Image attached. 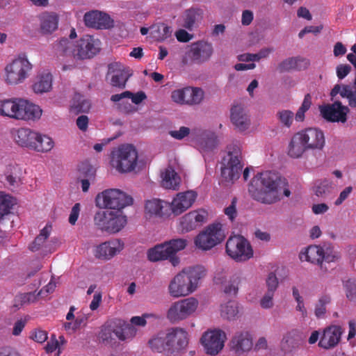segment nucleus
<instances>
[{
  "label": "nucleus",
  "instance_id": "72a5a7b5",
  "mask_svg": "<svg viewBox=\"0 0 356 356\" xmlns=\"http://www.w3.org/2000/svg\"><path fill=\"white\" fill-rule=\"evenodd\" d=\"M52 86V76L50 73H42L37 76L32 88L34 92L42 94L49 92Z\"/></svg>",
  "mask_w": 356,
  "mask_h": 356
},
{
  "label": "nucleus",
  "instance_id": "f704fd0d",
  "mask_svg": "<svg viewBox=\"0 0 356 356\" xmlns=\"http://www.w3.org/2000/svg\"><path fill=\"white\" fill-rule=\"evenodd\" d=\"M58 17L54 13H43L40 17V29L42 33H51L57 29Z\"/></svg>",
  "mask_w": 356,
  "mask_h": 356
},
{
  "label": "nucleus",
  "instance_id": "a878e982",
  "mask_svg": "<svg viewBox=\"0 0 356 356\" xmlns=\"http://www.w3.org/2000/svg\"><path fill=\"white\" fill-rule=\"evenodd\" d=\"M196 198L197 193L195 191H188L179 193L170 204V209L175 215H179L190 208Z\"/></svg>",
  "mask_w": 356,
  "mask_h": 356
},
{
  "label": "nucleus",
  "instance_id": "39448f33",
  "mask_svg": "<svg viewBox=\"0 0 356 356\" xmlns=\"http://www.w3.org/2000/svg\"><path fill=\"white\" fill-rule=\"evenodd\" d=\"M134 328L130 325H125L118 319L106 321L100 328L97 339L99 342L105 346H111L116 342V339L126 340L129 334H135Z\"/></svg>",
  "mask_w": 356,
  "mask_h": 356
},
{
  "label": "nucleus",
  "instance_id": "de8ad7c7",
  "mask_svg": "<svg viewBox=\"0 0 356 356\" xmlns=\"http://www.w3.org/2000/svg\"><path fill=\"white\" fill-rule=\"evenodd\" d=\"M238 312L237 302L233 300L221 305V316L227 320L234 319Z\"/></svg>",
  "mask_w": 356,
  "mask_h": 356
},
{
  "label": "nucleus",
  "instance_id": "aec40b11",
  "mask_svg": "<svg viewBox=\"0 0 356 356\" xmlns=\"http://www.w3.org/2000/svg\"><path fill=\"white\" fill-rule=\"evenodd\" d=\"M83 19L86 26L96 29H109L113 26V20L111 17L97 10L86 13Z\"/></svg>",
  "mask_w": 356,
  "mask_h": 356
},
{
  "label": "nucleus",
  "instance_id": "ea45409f",
  "mask_svg": "<svg viewBox=\"0 0 356 356\" xmlns=\"http://www.w3.org/2000/svg\"><path fill=\"white\" fill-rule=\"evenodd\" d=\"M185 89L186 104L196 105L204 98V91L200 88L186 87Z\"/></svg>",
  "mask_w": 356,
  "mask_h": 356
},
{
  "label": "nucleus",
  "instance_id": "f257e3e1",
  "mask_svg": "<svg viewBox=\"0 0 356 356\" xmlns=\"http://www.w3.org/2000/svg\"><path fill=\"white\" fill-rule=\"evenodd\" d=\"M248 191L254 200L265 204L280 201L282 195L286 197L291 195L286 179L273 171L257 173L252 179Z\"/></svg>",
  "mask_w": 356,
  "mask_h": 356
},
{
  "label": "nucleus",
  "instance_id": "20e7f679",
  "mask_svg": "<svg viewBox=\"0 0 356 356\" xmlns=\"http://www.w3.org/2000/svg\"><path fill=\"white\" fill-rule=\"evenodd\" d=\"M12 137L18 146L37 152H48L54 145L51 138L27 127L14 129Z\"/></svg>",
  "mask_w": 356,
  "mask_h": 356
},
{
  "label": "nucleus",
  "instance_id": "ddd939ff",
  "mask_svg": "<svg viewBox=\"0 0 356 356\" xmlns=\"http://www.w3.org/2000/svg\"><path fill=\"white\" fill-rule=\"evenodd\" d=\"M225 238V234L220 223L208 225L195 238V244L202 250H209L220 243Z\"/></svg>",
  "mask_w": 356,
  "mask_h": 356
},
{
  "label": "nucleus",
  "instance_id": "0e129e2a",
  "mask_svg": "<svg viewBox=\"0 0 356 356\" xmlns=\"http://www.w3.org/2000/svg\"><path fill=\"white\" fill-rule=\"evenodd\" d=\"M353 191L352 186L346 187L339 194V197L335 200L334 204L336 206L341 205L350 195Z\"/></svg>",
  "mask_w": 356,
  "mask_h": 356
},
{
  "label": "nucleus",
  "instance_id": "e433bc0d",
  "mask_svg": "<svg viewBox=\"0 0 356 356\" xmlns=\"http://www.w3.org/2000/svg\"><path fill=\"white\" fill-rule=\"evenodd\" d=\"M165 342H167V332H160L149 341V345L152 350L168 355V346Z\"/></svg>",
  "mask_w": 356,
  "mask_h": 356
},
{
  "label": "nucleus",
  "instance_id": "603ef678",
  "mask_svg": "<svg viewBox=\"0 0 356 356\" xmlns=\"http://www.w3.org/2000/svg\"><path fill=\"white\" fill-rule=\"evenodd\" d=\"M241 279L237 275L232 276L230 280L225 284L223 291L225 293L229 296H236L238 290V284Z\"/></svg>",
  "mask_w": 356,
  "mask_h": 356
},
{
  "label": "nucleus",
  "instance_id": "58836bf2",
  "mask_svg": "<svg viewBox=\"0 0 356 356\" xmlns=\"http://www.w3.org/2000/svg\"><path fill=\"white\" fill-rule=\"evenodd\" d=\"M124 98H131L133 103L135 104H139L147 98V96L143 91L134 94L131 92L127 90L120 94L113 95L111 97V100L113 102H120Z\"/></svg>",
  "mask_w": 356,
  "mask_h": 356
},
{
  "label": "nucleus",
  "instance_id": "680f3d73",
  "mask_svg": "<svg viewBox=\"0 0 356 356\" xmlns=\"http://www.w3.org/2000/svg\"><path fill=\"white\" fill-rule=\"evenodd\" d=\"M156 31L158 32L157 38L160 40H164L171 34L170 28L165 24L158 25Z\"/></svg>",
  "mask_w": 356,
  "mask_h": 356
},
{
  "label": "nucleus",
  "instance_id": "864d4df0",
  "mask_svg": "<svg viewBox=\"0 0 356 356\" xmlns=\"http://www.w3.org/2000/svg\"><path fill=\"white\" fill-rule=\"evenodd\" d=\"M321 250H323L322 257H323V261L330 263L338 258L337 252L334 250V248L330 243H323L321 245Z\"/></svg>",
  "mask_w": 356,
  "mask_h": 356
},
{
  "label": "nucleus",
  "instance_id": "6e6552de",
  "mask_svg": "<svg viewBox=\"0 0 356 356\" xmlns=\"http://www.w3.org/2000/svg\"><path fill=\"white\" fill-rule=\"evenodd\" d=\"M127 216L122 211H99L94 216V223L103 232L115 234L127 224Z\"/></svg>",
  "mask_w": 356,
  "mask_h": 356
},
{
  "label": "nucleus",
  "instance_id": "2eb2a0df",
  "mask_svg": "<svg viewBox=\"0 0 356 356\" xmlns=\"http://www.w3.org/2000/svg\"><path fill=\"white\" fill-rule=\"evenodd\" d=\"M99 40L92 35H85L76 43L74 49L73 58L83 60L92 58L100 49Z\"/></svg>",
  "mask_w": 356,
  "mask_h": 356
},
{
  "label": "nucleus",
  "instance_id": "1a4fd4ad",
  "mask_svg": "<svg viewBox=\"0 0 356 356\" xmlns=\"http://www.w3.org/2000/svg\"><path fill=\"white\" fill-rule=\"evenodd\" d=\"M243 167L240 147L234 145L222 159L221 175L226 181L233 182L240 177Z\"/></svg>",
  "mask_w": 356,
  "mask_h": 356
},
{
  "label": "nucleus",
  "instance_id": "5fc2aeb1",
  "mask_svg": "<svg viewBox=\"0 0 356 356\" xmlns=\"http://www.w3.org/2000/svg\"><path fill=\"white\" fill-rule=\"evenodd\" d=\"M346 296L350 301H356V280L349 279L344 283Z\"/></svg>",
  "mask_w": 356,
  "mask_h": 356
},
{
  "label": "nucleus",
  "instance_id": "cd10ccee",
  "mask_svg": "<svg viewBox=\"0 0 356 356\" xmlns=\"http://www.w3.org/2000/svg\"><path fill=\"white\" fill-rule=\"evenodd\" d=\"M343 329L339 325H331L326 327L320 338L318 346L324 349L335 347L340 341Z\"/></svg>",
  "mask_w": 356,
  "mask_h": 356
},
{
  "label": "nucleus",
  "instance_id": "0eeeda50",
  "mask_svg": "<svg viewBox=\"0 0 356 356\" xmlns=\"http://www.w3.org/2000/svg\"><path fill=\"white\" fill-rule=\"evenodd\" d=\"M138 161V152L132 145H122L112 151L111 165L119 172L124 173L134 170Z\"/></svg>",
  "mask_w": 356,
  "mask_h": 356
},
{
  "label": "nucleus",
  "instance_id": "423d86ee",
  "mask_svg": "<svg viewBox=\"0 0 356 356\" xmlns=\"http://www.w3.org/2000/svg\"><path fill=\"white\" fill-rule=\"evenodd\" d=\"M186 245V239L174 238L149 249L147 257L151 261L169 259L172 266H176L179 263V259L176 256V253L184 250Z\"/></svg>",
  "mask_w": 356,
  "mask_h": 356
},
{
  "label": "nucleus",
  "instance_id": "4be33fe9",
  "mask_svg": "<svg viewBox=\"0 0 356 356\" xmlns=\"http://www.w3.org/2000/svg\"><path fill=\"white\" fill-rule=\"evenodd\" d=\"M348 112V107L343 106L340 102H335L332 104L321 108L323 118L329 122H341L344 123L347 120V113Z\"/></svg>",
  "mask_w": 356,
  "mask_h": 356
},
{
  "label": "nucleus",
  "instance_id": "79ce46f5",
  "mask_svg": "<svg viewBox=\"0 0 356 356\" xmlns=\"http://www.w3.org/2000/svg\"><path fill=\"white\" fill-rule=\"evenodd\" d=\"M301 62H304L306 64L307 63L305 59L301 58L300 57H290L279 63L277 69L281 73L294 70H300L299 63Z\"/></svg>",
  "mask_w": 356,
  "mask_h": 356
},
{
  "label": "nucleus",
  "instance_id": "473e14b6",
  "mask_svg": "<svg viewBox=\"0 0 356 356\" xmlns=\"http://www.w3.org/2000/svg\"><path fill=\"white\" fill-rule=\"evenodd\" d=\"M307 150L299 133L297 132L293 136L289 144V156L291 158L298 159L301 157L303 153Z\"/></svg>",
  "mask_w": 356,
  "mask_h": 356
},
{
  "label": "nucleus",
  "instance_id": "f3484780",
  "mask_svg": "<svg viewBox=\"0 0 356 356\" xmlns=\"http://www.w3.org/2000/svg\"><path fill=\"white\" fill-rule=\"evenodd\" d=\"M132 74L130 70L120 63H113L108 66L106 79H110V84L115 88L124 89Z\"/></svg>",
  "mask_w": 356,
  "mask_h": 356
},
{
  "label": "nucleus",
  "instance_id": "6e6d98bb",
  "mask_svg": "<svg viewBox=\"0 0 356 356\" xmlns=\"http://www.w3.org/2000/svg\"><path fill=\"white\" fill-rule=\"evenodd\" d=\"M266 284L267 291L274 293L276 291L279 282L276 275L274 273H270L266 278Z\"/></svg>",
  "mask_w": 356,
  "mask_h": 356
},
{
  "label": "nucleus",
  "instance_id": "f8f14e48",
  "mask_svg": "<svg viewBox=\"0 0 356 356\" xmlns=\"http://www.w3.org/2000/svg\"><path fill=\"white\" fill-rule=\"evenodd\" d=\"M227 254L237 262H244L253 257L254 252L249 241L243 236H230L225 245Z\"/></svg>",
  "mask_w": 356,
  "mask_h": 356
},
{
  "label": "nucleus",
  "instance_id": "dca6fc26",
  "mask_svg": "<svg viewBox=\"0 0 356 356\" xmlns=\"http://www.w3.org/2000/svg\"><path fill=\"white\" fill-rule=\"evenodd\" d=\"M168 355H175L184 349L188 343V333L181 327H172L167 331Z\"/></svg>",
  "mask_w": 356,
  "mask_h": 356
},
{
  "label": "nucleus",
  "instance_id": "393cba45",
  "mask_svg": "<svg viewBox=\"0 0 356 356\" xmlns=\"http://www.w3.org/2000/svg\"><path fill=\"white\" fill-rule=\"evenodd\" d=\"M124 243L120 239H113L97 245L95 256L100 259L109 260L122 250Z\"/></svg>",
  "mask_w": 356,
  "mask_h": 356
},
{
  "label": "nucleus",
  "instance_id": "338daca9",
  "mask_svg": "<svg viewBox=\"0 0 356 356\" xmlns=\"http://www.w3.org/2000/svg\"><path fill=\"white\" fill-rule=\"evenodd\" d=\"M176 38L179 42H187L190 41L193 35L189 34L186 30L184 29H179L176 31L175 33Z\"/></svg>",
  "mask_w": 356,
  "mask_h": 356
},
{
  "label": "nucleus",
  "instance_id": "9d476101",
  "mask_svg": "<svg viewBox=\"0 0 356 356\" xmlns=\"http://www.w3.org/2000/svg\"><path fill=\"white\" fill-rule=\"evenodd\" d=\"M31 69L32 65L26 55H19L6 66L5 81L10 85L21 83L29 76Z\"/></svg>",
  "mask_w": 356,
  "mask_h": 356
},
{
  "label": "nucleus",
  "instance_id": "7c9ffc66",
  "mask_svg": "<svg viewBox=\"0 0 356 356\" xmlns=\"http://www.w3.org/2000/svg\"><path fill=\"white\" fill-rule=\"evenodd\" d=\"M196 145L202 151L212 150L217 145L216 136L211 131H202L196 137Z\"/></svg>",
  "mask_w": 356,
  "mask_h": 356
},
{
  "label": "nucleus",
  "instance_id": "4c0bfd02",
  "mask_svg": "<svg viewBox=\"0 0 356 356\" xmlns=\"http://www.w3.org/2000/svg\"><path fill=\"white\" fill-rule=\"evenodd\" d=\"M22 168L17 164H10L6 167V178L10 186L15 187L21 182Z\"/></svg>",
  "mask_w": 356,
  "mask_h": 356
},
{
  "label": "nucleus",
  "instance_id": "49530a36",
  "mask_svg": "<svg viewBox=\"0 0 356 356\" xmlns=\"http://www.w3.org/2000/svg\"><path fill=\"white\" fill-rule=\"evenodd\" d=\"M75 47L76 44L67 38H62L55 44L54 48L61 55L73 57Z\"/></svg>",
  "mask_w": 356,
  "mask_h": 356
},
{
  "label": "nucleus",
  "instance_id": "c85d7f7f",
  "mask_svg": "<svg viewBox=\"0 0 356 356\" xmlns=\"http://www.w3.org/2000/svg\"><path fill=\"white\" fill-rule=\"evenodd\" d=\"M202 18L203 12L201 9L194 8L187 9L180 18L181 26L191 31L198 26Z\"/></svg>",
  "mask_w": 356,
  "mask_h": 356
},
{
  "label": "nucleus",
  "instance_id": "3c124183",
  "mask_svg": "<svg viewBox=\"0 0 356 356\" xmlns=\"http://www.w3.org/2000/svg\"><path fill=\"white\" fill-rule=\"evenodd\" d=\"M90 108V103L81 95H75L71 105V109L76 113L87 112Z\"/></svg>",
  "mask_w": 356,
  "mask_h": 356
},
{
  "label": "nucleus",
  "instance_id": "b1692460",
  "mask_svg": "<svg viewBox=\"0 0 356 356\" xmlns=\"http://www.w3.org/2000/svg\"><path fill=\"white\" fill-rule=\"evenodd\" d=\"M230 120L238 131H246L250 125V115L241 104L233 105L230 110Z\"/></svg>",
  "mask_w": 356,
  "mask_h": 356
},
{
  "label": "nucleus",
  "instance_id": "4468645a",
  "mask_svg": "<svg viewBox=\"0 0 356 356\" xmlns=\"http://www.w3.org/2000/svg\"><path fill=\"white\" fill-rule=\"evenodd\" d=\"M198 305V300L193 297L177 301L168 309L167 318L171 323L186 319L196 311Z\"/></svg>",
  "mask_w": 356,
  "mask_h": 356
},
{
  "label": "nucleus",
  "instance_id": "c03bdc74",
  "mask_svg": "<svg viewBox=\"0 0 356 356\" xmlns=\"http://www.w3.org/2000/svg\"><path fill=\"white\" fill-rule=\"evenodd\" d=\"M340 95L343 98H346L348 102V106L351 108H356V72L353 81V88L349 85H343Z\"/></svg>",
  "mask_w": 356,
  "mask_h": 356
},
{
  "label": "nucleus",
  "instance_id": "052dcab7",
  "mask_svg": "<svg viewBox=\"0 0 356 356\" xmlns=\"http://www.w3.org/2000/svg\"><path fill=\"white\" fill-rule=\"evenodd\" d=\"M171 98L175 103L186 104L185 89H178L172 92Z\"/></svg>",
  "mask_w": 356,
  "mask_h": 356
},
{
  "label": "nucleus",
  "instance_id": "bf43d9fd",
  "mask_svg": "<svg viewBox=\"0 0 356 356\" xmlns=\"http://www.w3.org/2000/svg\"><path fill=\"white\" fill-rule=\"evenodd\" d=\"M191 133L188 127H181L179 130H172L169 131V134L177 140H182Z\"/></svg>",
  "mask_w": 356,
  "mask_h": 356
},
{
  "label": "nucleus",
  "instance_id": "c9c22d12",
  "mask_svg": "<svg viewBox=\"0 0 356 356\" xmlns=\"http://www.w3.org/2000/svg\"><path fill=\"white\" fill-rule=\"evenodd\" d=\"M322 255L321 245H310L307 248L305 253L301 254L300 259H305L317 265H322L323 261Z\"/></svg>",
  "mask_w": 356,
  "mask_h": 356
},
{
  "label": "nucleus",
  "instance_id": "412c9836",
  "mask_svg": "<svg viewBox=\"0 0 356 356\" xmlns=\"http://www.w3.org/2000/svg\"><path fill=\"white\" fill-rule=\"evenodd\" d=\"M298 133L307 150H321L323 148L325 140L322 131L315 128H308Z\"/></svg>",
  "mask_w": 356,
  "mask_h": 356
},
{
  "label": "nucleus",
  "instance_id": "e2e57ef3",
  "mask_svg": "<svg viewBox=\"0 0 356 356\" xmlns=\"http://www.w3.org/2000/svg\"><path fill=\"white\" fill-rule=\"evenodd\" d=\"M351 67L348 64H340L337 67V75L339 79H344L350 72Z\"/></svg>",
  "mask_w": 356,
  "mask_h": 356
},
{
  "label": "nucleus",
  "instance_id": "774afa93",
  "mask_svg": "<svg viewBox=\"0 0 356 356\" xmlns=\"http://www.w3.org/2000/svg\"><path fill=\"white\" fill-rule=\"evenodd\" d=\"M84 318H76L74 323L67 322L64 323V327L66 330H72L75 331L79 329L82 323H84Z\"/></svg>",
  "mask_w": 356,
  "mask_h": 356
},
{
  "label": "nucleus",
  "instance_id": "5701e85b",
  "mask_svg": "<svg viewBox=\"0 0 356 356\" xmlns=\"http://www.w3.org/2000/svg\"><path fill=\"white\" fill-rule=\"evenodd\" d=\"M252 346V337L248 331L236 332L230 341V349L237 356L249 352Z\"/></svg>",
  "mask_w": 356,
  "mask_h": 356
},
{
  "label": "nucleus",
  "instance_id": "09e8293b",
  "mask_svg": "<svg viewBox=\"0 0 356 356\" xmlns=\"http://www.w3.org/2000/svg\"><path fill=\"white\" fill-rule=\"evenodd\" d=\"M331 302V297L329 294L321 295L315 305L314 314L315 316L320 318H323L326 312V306Z\"/></svg>",
  "mask_w": 356,
  "mask_h": 356
},
{
  "label": "nucleus",
  "instance_id": "9b49d317",
  "mask_svg": "<svg viewBox=\"0 0 356 356\" xmlns=\"http://www.w3.org/2000/svg\"><path fill=\"white\" fill-rule=\"evenodd\" d=\"M99 207L115 211H121L133 203V198L119 189L111 188L97 195L96 198Z\"/></svg>",
  "mask_w": 356,
  "mask_h": 356
},
{
  "label": "nucleus",
  "instance_id": "a211bd4d",
  "mask_svg": "<svg viewBox=\"0 0 356 356\" xmlns=\"http://www.w3.org/2000/svg\"><path fill=\"white\" fill-rule=\"evenodd\" d=\"M225 339L224 332L215 330L205 332L201 338V341L207 353L215 355L222 349Z\"/></svg>",
  "mask_w": 356,
  "mask_h": 356
},
{
  "label": "nucleus",
  "instance_id": "37998d69",
  "mask_svg": "<svg viewBox=\"0 0 356 356\" xmlns=\"http://www.w3.org/2000/svg\"><path fill=\"white\" fill-rule=\"evenodd\" d=\"M51 225L47 224L45 227L40 231V234L35 238L32 243L29 245V249L32 252L38 251L44 245L46 240L50 235L51 231Z\"/></svg>",
  "mask_w": 356,
  "mask_h": 356
},
{
  "label": "nucleus",
  "instance_id": "69168bd1",
  "mask_svg": "<svg viewBox=\"0 0 356 356\" xmlns=\"http://www.w3.org/2000/svg\"><path fill=\"white\" fill-rule=\"evenodd\" d=\"M80 212V204L76 203L73 207L72 208L70 216H69V222L71 225H75L76 222L79 216Z\"/></svg>",
  "mask_w": 356,
  "mask_h": 356
},
{
  "label": "nucleus",
  "instance_id": "13d9d810",
  "mask_svg": "<svg viewBox=\"0 0 356 356\" xmlns=\"http://www.w3.org/2000/svg\"><path fill=\"white\" fill-rule=\"evenodd\" d=\"M30 337L35 341L42 343L48 339V334L45 330L35 329L31 332Z\"/></svg>",
  "mask_w": 356,
  "mask_h": 356
},
{
  "label": "nucleus",
  "instance_id": "bb28decb",
  "mask_svg": "<svg viewBox=\"0 0 356 356\" xmlns=\"http://www.w3.org/2000/svg\"><path fill=\"white\" fill-rule=\"evenodd\" d=\"M205 211H193L180 219L179 226L182 232H188L202 225L206 220Z\"/></svg>",
  "mask_w": 356,
  "mask_h": 356
},
{
  "label": "nucleus",
  "instance_id": "a19ab883",
  "mask_svg": "<svg viewBox=\"0 0 356 356\" xmlns=\"http://www.w3.org/2000/svg\"><path fill=\"white\" fill-rule=\"evenodd\" d=\"M334 184L332 181L324 179L317 181L314 186V191L318 197H325L332 193Z\"/></svg>",
  "mask_w": 356,
  "mask_h": 356
},
{
  "label": "nucleus",
  "instance_id": "2f4dec72",
  "mask_svg": "<svg viewBox=\"0 0 356 356\" xmlns=\"http://www.w3.org/2000/svg\"><path fill=\"white\" fill-rule=\"evenodd\" d=\"M180 180V177L171 166H168L162 173V186L165 188L177 190Z\"/></svg>",
  "mask_w": 356,
  "mask_h": 356
},
{
  "label": "nucleus",
  "instance_id": "6ab92c4d",
  "mask_svg": "<svg viewBox=\"0 0 356 356\" xmlns=\"http://www.w3.org/2000/svg\"><path fill=\"white\" fill-rule=\"evenodd\" d=\"M213 52V49L211 43L205 41H197L191 45L186 55L192 63L200 65L208 61L211 58Z\"/></svg>",
  "mask_w": 356,
  "mask_h": 356
},
{
  "label": "nucleus",
  "instance_id": "c756f323",
  "mask_svg": "<svg viewBox=\"0 0 356 356\" xmlns=\"http://www.w3.org/2000/svg\"><path fill=\"white\" fill-rule=\"evenodd\" d=\"M170 209V204L159 199L147 200L145 204V212L149 216L162 217Z\"/></svg>",
  "mask_w": 356,
  "mask_h": 356
},
{
  "label": "nucleus",
  "instance_id": "f03ea898",
  "mask_svg": "<svg viewBox=\"0 0 356 356\" xmlns=\"http://www.w3.org/2000/svg\"><path fill=\"white\" fill-rule=\"evenodd\" d=\"M39 106L22 98L0 100V115L17 120H35L42 115Z\"/></svg>",
  "mask_w": 356,
  "mask_h": 356
},
{
  "label": "nucleus",
  "instance_id": "4d7b16f0",
  "mask_svg": "<svg viewBox=\"0 0 356 356\" xmlns=\"http://www.w3.org/2000/svg\"><path fill=\"white\" fill-rule=\"evenodd\" d=\"M275 293L272 292L266 291L264 296L260 300V306L263 309H270L273 307V297Z\"/></svg>",
  "mask_w": 356,
  "mask_h": 356
},
{
  "label": "nucleus",
  "instance_id": "8fccbe9b",
  "mask_svg": "<svg viewBox=\"0 0 356 356\" xmlns=\"http://www.w3.org/2000/svg\"><path fill=\"white\" fill-rule=\"evenodd\" d=\"M276 118L282 127L290 128L294 120V113L290 110H280L276 113Z\"/></svg>",
  "mask_w": 356,
  "mask_h": 356
},
{
  "label": "nucleus",
  "instance_id": "a18cd8bd",
  "mask_svg": "<svg viewBox=\"0 0 356 356\" xmlns=\"http://www.w3.org/2000/svg\"><path fill=\"white\" fill-rule=\"evenodd\" d=\"M16 204V200L3 192H0V220L4 215L10 213L13 207Z\"/></svg>",
  "mask_w": 356,
  "mask_h": 356
},
{
  "label": "nucleus",
  "instance_id": "7ed1b4c3",
  "mask_svg": "<svg viewBox=\"0 0 356 356\" xmlns=\"http://www.w3.org/2000/svg\"><path fill=\"white\" fill-rule=\"evenodd\" d=\"M205 275L202 266L183 270L176 275L168 286L169 294L173 298H180L192 293L197 287L199 280Z\"/></svg>",
  "mask_w": 356,
  "mask_h": 356
}]
</instances>
